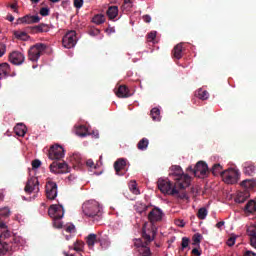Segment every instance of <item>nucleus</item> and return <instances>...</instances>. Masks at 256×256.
I'll list each match as a JSON object with an SVG mask.
<instances>
[{
	"label": "nucleus",
	"instance_id": "9",
	"mask_svg": "<svg viewBox=\"0 0 256 256\" xmlns=\"http://www.w3.org/2000/svg\"><path fill=\"white\" fill-rule=\"evenodd\" d=\"M210 174L208 164L205 161H198L195 164L193 175L197 178L204 179Z\"/></svg>",
	"mask_w": 256,
	"mask_h": 256
},
{
	"label": "nucleus",
	"instance_id": "43",
	"mask_svg": "<svg viewBox=\"0 0 256 256\" xmlns=\"http://www.w3.org/2000/svg\"><path fill=\"white\" fill-rule=\"evenodd\" d=\"M10 216V208H0V217L8 218Z\"/></svg>",
	"mask_w": 256,
	"mask_h": 256
},
{
	"label": "nucleus",
	"instance_id": "29",
	"mask_svg": "<svg viewBox=\"0 0 256 256\" xmlns=\"http://www.w3.org/2000/svg\"><path fill=\"white\" fill-rule=\"evenodd\" d=\"M148 207L149 206H146L145 203H143L141 201H137L135 206H134V209L137 213L142 214V213H144L148 210Z\"/></svg>",
	"mask_w": 256,
	"mask_h": 256
},
{
	"label": "nucleus",
	"instance_id": "15",
	"mask_svg": "<svg viewBox=\"0 0 256 256\" xmlns=\"http://www.w3.org/2000/svg\"><path fill=\"white\" fill-rule=\"evenodd\" d=\"M46 197L49 200H55L58 196V185L54 181H48L45 186Z\"/></svg>",
	"mask_w": 256,
	"mask_h": 256
},
{
	"label": "nucleus",
	"instance_id": "46",
	"mask_svg": "<svg viewBox=\"0 0 256 256\" xmlns=\"http://www.w3.org/2000/svg\"><path fill=\"white\" fill-rule=\"evenodd\" d=\"M146 245V241L145 243L141 240V239H135L134 240V246L140 250L142 247H144Z\"/></svg>",
	"mask_w": 256,
	"mask_h": 256
},
{
	"label": "nucleus",
	"instance_id": "24",
	"mask_svg": "<svg viewBox=\"0 0 256 256\" xmlns=\"http://www.w3.org/2000/svg\"><path fill=\"white\" fill-rule=\"evenodd\" d=\"M70 161L73 164L74 168H79L83 165V158L81 157V154H79V153H74L71 156Z\"/></svg>",
	"mask_w": 256,
	"mask_h": 256
},
{
	"label": "nucleus",
	"instance_id": "33",
	"mask_svg": "<svg viewBox=\"0 0 256 256\" xmlns=\"http://www.w3.org/2000/svg\"><path fill=\"white\" fill-rule=\"evenodd\" d=\"M176 192L174 194H172L171 196L179 199V200H185V199H188V196H187V193L186 191L182 190V191H179V187H176Z\"/></svg>",
	"mask_w": 256,
	"mask_h": 256
},
{
	"label": "nucleus",
	"instance_id": "14",
	"mask_svg": "<svg viewBox=\"0 0 256 256\" xmlns=\"http://www.w3.org/2000/svg\"><path fill=\"white\" fill-rule=\"evenodd\" d=\"M148 219L151 222L152 226H151V229H147V226H146V230L154 229V231L156 232L154 224L162 221V219H163L162 210L160 208H153V210H151V212L148 214Z\"/></svg>",
	"mask_w": 256,
	"mask_h": 256
},
{
	"label": "nucleus",
	"instance_id": "61",
	"mask_svg": "<svg viewBox=\"0 0 256 256\" xmlns=\"http://www.w3.org/2000/svg\"><path fill=\"white\" fill-rule=\"evenodd\" d=\"M243 256H256V253L253 251H246Z\"/></svg>",
	"mask_w": 256,
	"mask_h": 256
},
{
	"label": "nucleus",
	"instance_id": "26",
	"mask_svg": "<svg viewBox=\"0 0 256 256\" xmlns=\"http://www.w3.org/2000/svg\"><path fill=\"white\" fill-rule=\"evenodd\" d=\"M116 95L119 98H128L130 97L132 94L129 92V89L125 86V85H121L118 88V91L116 92Z\"/></svg>",
	"mask_w": 256,
	"mask_h": 256
},
{
	"label": "nucleus",
	"instance_id": "38",
	"mask_svg": "<svg viewBox=\"0 0 256 256\" xmlns=\"http://www.w3.org/2000/svg\"><path fill=\"white\" fill-rule=\"evenodd\" d=\"M96 242H97V236L95 234H90L86 238V243L89 246V248H92Z\"/></svg>",
	"mask_w": 256,
	"mask_h": 256
},
{
	"label": "nucleus",
	"instance_id": "59",
	"mask_svg": "<svg viewBox=\"0 0 256 256\" xmlns=\"http://www.w3.org/2000/svg\"><path fill=\"white\" fill-rule=\"evenodd\" d=\"M143 20H144V22H146V23H150L151 22V16L150 15H144L143 16Z\"/></svg>",
	"mask_w": 256,
	"mask_h": 256
},
{
	"label": "nucleus",
	"instance_id": "1",
	"mask_svg": "<svg viewBox=\"0 0 256 256\" xmlns=\"http://www.w3.org/2000/svg\"><path fill=\"white\" fill-rule=\"evenodd\" d=\"M21 238L15 236L12 232L0 233V256H5L9 252H15L19 249Z\"/></svg>",
	"mask_w": 256,
	"mask_h": 256
},
{
	"label": "nucleus",
	"instance_id": "44",
	"mask_svg": "<svg viewBox=\"0 0 256 256\" xmlns=\"http://www.w3.org/2000/svg\"><path fill=\"white\" fill-rule=\"evenodd\" d=\"M53 226L57 229L63 228V222L61 221V218H53Z\"/></svg>",
	"mask_w": 256,
	"mask_h": 256
},
{
	"label": "nucleus",
	"instance_id": "30",
	"mask_svg": "<svg viewBox=\"0 0 256 256\" xmlns=\"http://www.w3.org/2000/svg\"><path fill=\"white\" fill-rule=\"evenodd\" d=\"M118 15V6H110L107 10V16L110 20H114Z\"/></svg>",
	"mask_w": 256,
	"mask_h": 256
},
{
	"label": "nucleus",
	"instance_id": "6",
	"mask_svg": "<svg viewBox=\"0 0 256 256\" xmlns=\"http://www.w3.org/2000/svg\"><path fill=\"white\" fill-rule=\"evenodd\" d=\"M177 188L180 189L177 182L173 186V183L169 179H158V190L163 194L172 196L177 193Z\"/></svg>",
	"mask_w": 256,
	"mask_h": 256
},
{
	"label": "nucleus",
	"instance_id": "41",
	"mask_svg": "<svg viewBox=\"0 0 256 256\" xmlns=\"http://www.w3.org/2000/svg\"><path fill=\"white\" fill-rule=\"evenodd\" d=\"M129 189L134 195L140 194V190L137 188V184L135 181H131V183L129 184Z\"/></svg>",
	"mask_w": 256,
	"mask_h": 256
},
{
	"label": "nucleus",
	"instance_id": "20",
	"mask_svg": "<svg viewBox=\"0 0 256 256\" xmlns=\"http://www.w3.org/2000/svg\"><path fill=\"white\" fill-rule=\"evenodd\" d=\"M249 197H251L249 190L239 191L235 198V202L238 204H243L245 201H247V199H249Z\"/></svg>",
	"mask_w": 256,
	"mask_h": 256
},
{
	"label": "nucleus",
	"instance_id": "58",
	"mask_svg": "<svg viewBox=\"0 0 256 256\" xmlns=\"http://www.w3.org/2000/svg\"><path fill=\"white\" fill-rule=\"evenodd\" d=\"M127 6V8L132 7V1L131 0H124V7Z\"/></svg>",
	"mask_w": 256,
	"mask_h": 256
},
{
	"label": "nucleus",
	"instance_id": "63",
	"mask_svg": "<svg viewBox=\"0 0 256 256\" xmlns=\"http://www.w3.org/2000/svg\"><path fill=\"white\" fill-rule=\"evenodd\" d=\"M10 8H11L14 12H17V11H18V9H17V3H12V4L10 5Z\"/></svg>",
	"mask_w": 256,
	"mask_h": 256
},
{
	"label": "nucleus",
	"instance_id": "35",
	"mask_svg": "<svg viewBox=\"0 0 256 256\" xmlns=\"http://www.w3.org/2000/svg\"><path fill=\"white\" fill-rule=\"evenodd\" d=\"M14 36L16 39L26 41L29 38V35L25 31H14Z\"/></svg>",
	"mask_w": 256,
	"mask_h": 256
},
{
	"label": "nucleus",
	"instance_id": "23",
	"mask_svg": "<svg viewBox=\"0 0 256 256\" xmlns=\"http://www.w3.org/2000/svg\"><path fill=\"white\" fill-rule=\"evenodd\" d=\"M172 57L180 60L183 57V43L176 44L172 50Z\"/></svg>",
	"mask_w": 256,
	"mask_h": 256
},
{
	"label": "nucleus",
	"instance_id": "17",
	"mask_svg": "<svg viewBox=\"0 0 256 256\" xmlns=\"http://www.w3.org/2000/svg\"><path fill=\"white\" fill-rule=\"evenodd\" d=\"M114 169L118 176H123L126 173V160L124 158H119L114 162Z\"/></svg>",
	"mask_w": 256,
	"mask_h": 256
},
{
	"label": "nucleus",
	"instance_id": "28",
	"mask_svg": "<svg viewBox=\"0 0 256 256\" xmlns=\"http://www.w3.org/2000/svg\"><path fill=\"white\" fill-rule=\"evenodd\" d=\"M76 135H78V137H87V135H89V129H87L85 125L77 126Z\"/></svg>",
	"mask_w": 256,
	"mask_h": 256
},
{
	"label": "nucleus",
	"instance_id": "7",
	"mask_svg": "<svg viewBox=\"0 0 256 256\" xmlns=\"http://www.w3.org/2000/svg\"><path fill=\"white\" fill-rule=\"evenodd\" d=\"M47 46L46 44L38 43L34 44V46H31L28 50V58L32 62H37L41 55L46 51Z\"/></svg>",
	"mask_w": 256,
	"mask_h": 256
},
{
	"label": "nucleus",
	"instance_id": "52",
	"mask_svg": "<svg viewBox=\"0 0 256 256\" xmlns=\"http://www.w3.org/2000/svg\"><path fill=\"white\" fill-rule=\"evenodd\" d=\"M156 36H157L156 31H151L150 33H148V41L153 42L155 40Z\"/></svg>",
	"mask_w": 256,
	"mask_h": 256
},
{
	"label": "nucleus",
	"instance_id": "13",
	"mask_svg": "<svg viewBox=\"0 0 256 256\" xmlns=\"http://www.w3.org/2000/svg\"><path fill=\"white\" fill-rule=\"evenodd\" d=\"M39 185L40 183L37 177H30L25 184L24 192L27 194H31L33 192L38 193L40 191Z\"/></svg>",
	"mask_w": 256,
	"mask_h": 256
},
{
	"label": "nucleus",
	"instance_id": "25",
	"mask_svg": "<svg viewBox=\"0 0 256 256\" xmlns=\"http://www.w3.org/2000/svg\"><path fill=\"white\" fill-rule=\"evenodd\" d=\"M33 33H47L50 31V26L46 23H40L32 28Z\"/></svg>",
	"mask_w": 256,
	"mask_h": 256
},
{
	"label": "nucleus",
	"instance_id": "56",
	"mask_svg": "<svg viewBox=\"0 0 256 256\" xmlns=\"http://www.w3.org/2000/svg\"><path fill=\"white\" fill-rule=\"evenodd\" d=\"M65 231L68 233H74L75 232V225H69L65 228Z\"/></svg>",
	"mask_w": 256,
	"mask_h": 256
},
{
	"label": "nucleus",
	"instance_id": "54",
	"mask_svg": "<svg viewBox=\"0 0 256 256\" xmlns=\"http://www.w3.org/2000/svg\"><path fill=\"white\" fill-rule=\"evenodd\" d=\"M74 7L76 9H81L83 7V0H74Z\"/></svg>",
	"mask_w": 256,
	"mask_h": 256
},
{
	"label": "nucleus",
	"instance_id": "60",
	"mask_svg": "<svg viewBox=\"0 0 256 256\" xmlns=\"http://www.w3.org/2000/svg\"><path fill=\"white\" fill-rule=\"evenodd\" d=\"M191 253L196 256H201V252L197 248L192 249Z\"/></svg>",
	"mask_w": 256,
	"mask_h": 256
},
{
	"label": "nucleus",
	"instance_id": "8",
	"mask_svg": "<svg viewBox=\"0 0 256 256\" xmlns=\"http://www.w3.org/2000/svg\"><path fill=\"white\" fill-rule=\"evenodd\" d=\"M65 157V150L61 145L55 144L50 146L48 158L52 161H61Z\"/></svg>",
	"mask_w": 256,
	"mask_h": 256
},
{
	"label": "nucleus",
	"instance_id": "18",
	"mask_svg": "<svg viewBox=\"0 0 256 256\" xmlns=\"http://www.w3.org/2000/svg\"><path fill=\"white\" fill-rule=\"evenodd\" d=\"M243 173L246 176H255L256 174V165L252 161H247L243 163Z\"/></svg>",
	"mask_w": 256,
	"mask_h": 256
},
{
	"label": "nucleus",
	"instance_id": "16",
	"mask_svg": "<svg viewBox=\"0 0 256 256\" xmlns=\"http://www.w3.org/2000/svg\"><path fill=\"white\" fill-rule=\"evenodd\" d=\"M9 62L13 65H22L25 62V56L22 52L14 51L9 54Z\"/></svg>",
	"mask_w": 256,
	"mask_h": 256
},
{
	"label": "nucleus",
	"instance_id": "42",
	"mask_svg": "<svg viewBox=\"0 0 256 256\" xmlns=\"http://www.w3.org/2000/svg\"><path fill=\"white\" fill-rule=\"evenodd\" d=\"M247 234H248L250 240L255 239L256 238V226H250L247 229Z\"/></svg>",
	"mask_w": 256,
	"mask_h": 256
},
{
	"label": "nucleus",
	"instance_id": "22",
	"mask_svg": "<svg viewBox=\"0 0 256 256\" xmlns=\"http://www.w3.org/2000/svg\"><path fill=\"white\" fill-rule=\"evenodd\" d=\"M11 68L8 63L0 64V80L6 79L10 76Z\"/></svg>",
	"mask_w": 256,
	"mask_h": 256
},
{
	"label": "nucleus",
	"instance_id": "2",
	"mask_svg": "<svg viewBox=\"0 0 256 256\" xmlns=\"http://www.w3.org/2000/svg\"><path fill=\"white\" fill-rule=\"evenodd\" d=\"M101 210H102V208L100 206V203L94 199L86 200L82 204L83 214L90 218L100 217Z\"/></svg>",
	"mask_w": 256,
	"mask_h": 256
},
{
	"label": "nucleus",
	"instance_id": "49",
	"mask_svg": "<svg viewBox=\"0 0 256 256\" xmlns=\"http://www.w3.org/2000/svg\"><path fill=\"white\" fill-rule=\"evenodd\" d=\"M189 243L190 239L187 237H183L181 241V249L184 250L185 248H187L189 246Z\"/></svg>",
	"mask_w": 256,
	"mask_h": 256
},
{
	"label": "nucleus",
	"instance_id": "39",
	"mask_svg": "<svg viewBox=\"0 0 256 256\" xmlns=\"http://www.w3.org/2000/svg\"><path fill=\"white\" fill-rule=\"evenodd\" d=\"M207 216H208L207 208H199L197 212V218L200 220H205Z\"/></svg>",
	"mask_w": 256,
	"mask_h": 256
},
{
	"label": "nucleus",
	"instance_id": "34",
	"mask_svg": "<svg viewBox=\"0 0 256 256\" xmlns=\"http://www.w3.org/2000/svg\"><path fill=\"white\" fill-rule=\"evenodd\" d=\"M25 129H26L25 126H23L22 124H18V125L14 128V131H15V134H16L18 137H24V135H26Z\"/></svg>",
	"mask_w": 256,
	"mask_h": 256
},
{
	"label": "nucleus",
	"instance_id": "4",
	"mask_svg": "<svg viewBox=\"0 0 256 256\" xmlns=\"http://www.w3.org/2000/svg\"><path fill=\"white\" fill-rule=\"evenodd\" d=\"M142 236L146 241V245L138 251L142 256H152V252H151L150 248L148 247V244L154 240V238L156 236V232L154 231V229L146 230V225H144Z\"/></svg>",
	"mask_w": 256,
	"mask_h": 256
},
{
	"label": "nucleus",
	"instance_id": "50",
	"mask_svg": "<svg viewBox=\"0 0 256 256\" xmlns=\"http://www.w3.org/2000/svg\"><path fill=\"white\" fill-rule=\"evenodd\" d=\"M32 169H39L42 165V162L39 159H35L31 162Z\"/></svg>",
	"mask_w": 256,
	"mask_h": 256
},
{
	"label": "nucleus",
	"instance_id": "31",
	"mask_svg": "<svg viewBox=\"0 0 256 256\" xmlns=\"http://www.w3.org/2000/svg\"><path fill=\"white\" fill-rule=\"evenodd\" d=\"M223 166L220 163H216L212 166L211 173L213 176H222L223 173Z\"/></svg>",
	"mask_w": 256,
	"mask_h": 256
},
{
	"label": "nucleus",
	"instance_id": "45",
	"mask_svg": "<svg viewBox=\"0 0 256 256\" xmlns=\"http://www.w3.org/2000/svg\"><path fill=\"white\" fill-rule=\"evenodd\" d=\"M151 116H152L153 120H158L159 116H160V110L158 108H153L151 110Z\"/></svg>",
	"mask_w": 256,
	"mask_h": 256
},
{
	"label": "nucleus",
	"instance_id": "57",
	"mask_svg": "<svg viewBox=\"0 0 256 256\" xmlns=\"http://www.w3.org/2000/svg\"><path fill=\"white\" fill-rule=\"evenodd\" d=\"M175 225L183 228V227H185V222H184V220H175Z\"/></svg>",
	"mask_w": 256,
	"mask_h": 256
},
{
	"label": "nucleus",
	"instance_id": "12",
	"mask_svg": "<svg viewBox=\"0 0 256 256\" xmlns=\"http://www.w3.org/2000/svg\"><path fill=\"white\" fill-rule=\"evenodd\" d=\"M48 215L52 219H63L65 210L61 204H52L48 209Z\"/></svg>",
	"mask_w": 256,
	"mask_h": 256
},
{
	"label": "nucleus",
	"instance_id": "53",
	"mask_svg": "<svg viewBox=\"0 0 256 256\" xmlns=\"http://www.w3.org/2000/svg\"><path fill=\"white\" fill-rule=\"evenodd\" d=\"M86 166L90 169H96L97 166L94 164L93 160L92 159H88L86 161Z\"/></svg>",
	"mask_w": 256,
	"mask_h": 256
},
{
	"label": "nucleus",
	"instance_id": "5",
	"mask_svg": "<svg viewBox=\"0 0 256 256\" xmlns=\"http://www.w3.org/2000/svg\"><path fill=\"white\" fill-rule=\"evenodd\" d=\"M241 174L238 170L234 168H229L221 172V178L224 183L228 185L237 184L240 180Z\"/></svg>",
	"mask_w": 256,
	"mask_h": 256
},
{
	"label": "nucleus",
	"instance_id": "37",
	"mask_svg": "<svg viewBox=\"0 0 256 256\" xmlns=\"http://www.w3.org/2000/svg\"><path fill=\"white\" fill-rule=\"evenodd\" d=\"M84 248H85V243H83L82 241H76L74 243V246L71 247L70 249H73L74 251H76V253H80V252H83Z\"/></svg>",
	"mask_w": 256,
	"mask_h": 256
},
{
	"label": "nucleus",
	"instance_id": "62",
	"mask_svg": "<svg viewBox=\"0 0 256 256\" xmlns=\"http://www.w3.org/2000/svg\"><path fill=\"white\" fill-rule=\"evenodd\" d=\"M250 245L256 249V238L250 239Z\"/></svg>",
	"mask_w": 256,
	"mask_h": 256
},
{
	"label": "nucleus",
	"instance_id": "21",
	"mask_svg": "<svg viewBox=\"0 0 256 256\" xmlns=\"http://www.w3.org/2000/svg\"><path fill=\"white\" fill-rule=\"evenodd\" d=\"M241 187L244 188V191L255 190L256 189V180L255 179H245L240 183Z\"/></svg>",
	"mask_w": 256,
	"mask_h": 256
},
{
	"label": "nucleus",
	"instance_id": "19",
	"mask_svg": "<svg viewBox=\"0 0 256 256\" xmlns=\"http://www.w3.org/2000/svg\"><path fill=\"white\" fill-rule=\"evenodd\" d=\"M41 18L38 15H25L18 19V22L21 24H37Z\"/></svg>",
	"mask_w": 256,
	"mask_h": 256
},
{
	"label": "nucleus",
	"instance_id": "64",
	"mask_svg": "<svg viewBox=\"0 0 256 256\" xmlns=\"http://www.w3.org/2000/svg\"><path fill=\"white\" fill-rule=\"evenodd\" d=\"M224 225H225V222H224V221L218 222V223L216 224V228L221 229Z\"/></svg>",
	"mask_w": 256,
	"mask_h": 256
},
{
	"label": "nucleus",
	"instance_id": "36",
	"mask_svg": "<svg viewBox=\"0 0 256 256\" xmlns=\"http://www.w3.org/2000/svg\"><path fill=\"white\" fill-rule=\"evenodd\" d=\"M195 96L198 97L201 100H207L209 98V92L203 89H199L196 93Z\"/></svg>",
	"mask_w": 256,
	"mask_h": 256
},
{
	"label": "nucleus",
	"instance_id": "47",
	"mask_svg": "<svg viewBox=\"0 0 256 256\" xmlns=\"http://www.w3.org/2000/svg\"><path fill=\"white\" fill-rule=\"evenodd\" d=\"M203 236L199 233L193 235L192 237V240H193V244L196 245V244H200L201 243V240H202Z\"/></svg>",
	"mask_w": 256,
	"mask_h": 256
},
{
	"label": "nucleus",
	"instance_id": "32",
	"mask_svg": "<svg viewBox=\"0 0 256 256\" xmlns=\"http://www.w3.org/2000/svg\"><path fill=\"white\" fill-rule=\"evenodd\" d=\"M149 146V140L147 138H143L141 139L138 144H137V148L140 151H146L147 148Z\"/></svg>",
	"mask_w": 256,
	"mask_h": 256
},
{
	"label": "nucleus",
	"instance_id": "51",
	"mask_svg": "<svg viewBox=\"0 0 256 256\" xmlns=\"http://www.w3.org/2000/svg\"><path fill=\"white\" fill-rule=\"evenodd\" d=\"M236 239H237V237H235V236L230 237V238L227 240V245H228L229 247H233V246L235 245V243H236Z\"/></svg>",
	"mask_w": 256,
	"mask_h": 256
},
{
	"label": "nucleus",
	"instance_id": "10",
	"mask_svg": "<svg viewBox=\"0 0 256 256\" xmlns=\"http://www.w3.org/2000/svg\"><path fill=\"white\" fill-rule=\"evenodd\" d=\"M77 44V32L75 30L68 31L62 39V45L66 49H72Z\"/></svg>",
	"mask_w": 256,
	"mask_h": 256
},
{
	"label": "nucleus",
	"instance_id": "48",
	"mask_svg": "<svg viewBox=\"0 0 256 256\" xmlns=\"http://www.w3.org/2000/svg\"><path fill=\"white\" fill-rule=\"evenodd\" d=\"M39 14L42 16V17H47L50 15V9L48 7H42L39 11Z\"/></svg>",
	"mask_w": 256,
	"mask_h": 256
},
{
	"label": "nucleus",
	"instance_id": "55",
	"mask_svg": "<svg viewBox=\"0 0 256 256\" xmlns=\"http://www.w3.org/2000/svg\"><path fill=\"white\" fill-rule=\"evenodd\" d=\"M6 53V45L0 43V58Z\"/></svg>",
	"mask_w": 256,
	"mask_h": 256
},
{
	"label": "nucleus",
	"instance_id": "27",
	"mask_svg": "<svg viewBox=\"0 0 256 256\" xmlns=\"http://www.w3.org/2000/svg\"><path fill=\"white\" fill-rule=\"evenodd\" d=\"M244 211L249 214H253L256 212V201L249 200L244 208Z\"/></svg>",
	"mask_w": 256,
	"mask_h": 256
},
{
	"label": "nucleus",
	"instance_id": "11",
	"mask_svg": "<svg viewBox=\"0 0 256 256\" xmlns=\"http://www.w3.org/2000/svg\"><path fill=\"white\" fill-rule=\"evenodd\" d=\"M50 171L55 174H67L71 172V168L66 162L54 161L50 164Z\"/></svg>",
	"mask_w": 256,
	"mask_h": 256
},
{
	"label": "nucleus",
	"instance_id": "40",
	"mask_svg": "<svg viewBox=\"0 0 256 256\" xmlns=\"http://www.w3.org/2000/svg\"><path fill=\"white\" fill-rule=\"evenodd\" d=\"M92 21L96 25H101L105 22V17L102 14H97L93 17Z\"/></svg>",
	"mask_w": 256,
	"mask_h": 256
},
{
	"label": "nucleus",
	"instance_id": "3",
	"mask_svg": "<svg viewBox=\"0 0 256 256\" xmlns=\"http://www.w3.org/2000/svg\"><path fill=\"white\" fill-rule=\"evenodd\" d=\"M174 175L176 176L175 181L179 190H184L190 186L191 177L188 174L183 173V170L180 166H173Z\"/></svg>",
	"mask_w": 256,
	"mask_h": 256
}]
</instances>
